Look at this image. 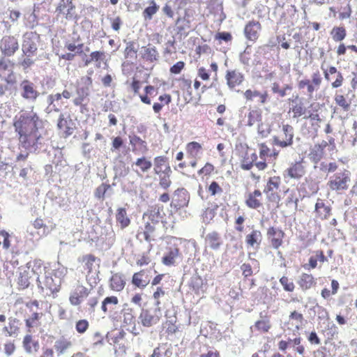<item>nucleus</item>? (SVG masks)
Returning a JSON list of instances; mask_svg holds the SVG:
<instances>
[{"label":"nucleus","mask_w":357,"mask_h":357,"mask_svg":"<svg viewBox=\"0 0 357 357\" xmlns=\"http://www.w3.org/2000/svg\"><path fill=\"white\" fill-rule=\"evenodd\" d=\"M280 183V179L279 177L274 176L273 178H271L269 181L267 183L266 188L268 191L273 192L274 190H276L278 189Z\"/></svg>","instance_id":"52"},{"label":"nucleus","mask_w":357,"mask_h":357,"mask_svg":"<svg viewBox=\"0 0 357 357\" xmlns=\"http://www.w3.org/2000/svg\"><path fill=\"white\" fill-rule=\"evenodd\" d=\"M260 29L261 24L259 22L250 21L245 25L244 33L248 40L255 41L258 38Z\"/></svg>","instance_id":"17"},{"label":"nucleus","mask_w":357,"mask_h":357,"mask_svg":"<svg viewBox=\"0 0 357 357\" xmlns=\"http://www.w3.org/2000/svg\"><path fill=\"white\" fill-rule=\"evenodd\" d=\"M3 349L5 354L10 356L15 353L16 347L13 341H8L4 344Z\"/></svg>","instance_id":"55"},{"label":"nucleus","mask_w":357,"mask_h":357,"mask_svg":"<svg viewBox=\"0 0 357 357\" xmlns=\"http://www.w3.org/2000/svg\"><path fill=\"white\" fill-rule=\"evenodd\" d=\"M25 306L32 312L31 314L25 319L26 326L28 328V331L31 333V328L40 326V319L43 316V313L37 312L39 309V303L36 300L26 303Z\"/></svg>","instance_id":"4"},{"label":"nucleus","mask_w":357,"mask_h":357,"mask_svg":"<svg viewBox=\"0 0 357 357\" xmlns=\"http://www.w3.org/2000/svg\"><path fill=\"white\" fill-rule=\"evenodd\" d=\"M261 238V231L259 230H253L250 234L246 236L245 241L249 246L254 247L255 245H259Z\"/></svg>","instance_id":"33"},{"label":"nucleus","mask_w":357,"mask_h":357,"mask_svg":"<svg viewBox=\"0 0 357 357\" xmlns=\"http://www.w3.org/2000/svg\"><path fill=\"white\" fill-rule=\"evenodd\" d=\"M167 158L165 156H158L154 159V172L156 174H160L162 171V166L166 164Z\"/></svg>","instance_id":"46"},{"label":"nucleus","mask_w":357,"mask_h":357,"mask_svg":"<svg viewBox=\"0 0 357 357\" xmlns=\"http://www.w3.org/2000/svg\"><path fill=\"white\" fill-rule=\"evenodd\" d=\"M280 283L282 286L284 291L293 292L296 288L294 282L287 276H282L280 278Z\"/></svg>","instance_id":"42"},{"label":"nucleus","mask_w":357,"mask_h":357,"mask_svg":"<svg viewBox=\"0 0 357 357\" xmlns=\"http://www.w3.org/2000/svg\"><path fill=\"white\" fill-rule=\"evenodd\" d=\"M33 226L36 229H43V234H47V227L44 223V221L41 218H36L33 222Z\"/></svg>","instance_id":"56"},{"label":"nucleus","mask_w":357,"mask_h":357,"mask_svg":"<svg viewBox=\"0 0 357 357\" xmlns=\"http://www.w3.org/2000/svg\"><path fill=\"white\" fill-rule=\"evenodd\" d=\"M321 145H315L310 153V159L315 163L318 162L321 158Z\"/></svg>","instance_id":"48"},{"label":"nucleus","mask_w":357,"mask_h":357,"mask_svg":"<svg viewBox=\"0 0 357 357\" xmlns=\"http://www.w3.org/2000/svg\"><path fill=\"white\" fill-rule=\"evenodd\" d=\"M91 293V289L83 284H77L71 291L69 302L73 306L79 305Z\"/></svg>","instance_id":"9"},{"label":"nucleus","mask_w":357,"mask_h":357,"mask_svg":"<svg viewBox=\"0 0 357 357\" xmlns=\"http://www.w3.org/2000/svg\"><path fill=\"white\" fill-rule=\"evenodd\" d=\"M91 86L92 79L89 76L82 77L77 82L76 87L77 97L73 100L75 105L79 106L82 104L84 99L89 96Z\"/></svg>","instance_id":"3"},{"label":"nucleus","mask_w":357,"mask_h":357,"mask_svg":"<svg viewBox=\"0 0 357 357\" xmlns=\"http://www.w3.org/2000/svg\"><path fill=\"white\" fill-rule=\"evenodd\" d=\"M215 39L218 40H224L225 42H229L231 40L232 36L229 32H218L215 36Z\"/></svg>","instance_id":"58"},{"label":"nucleus","mask_w":357,"mask_h":357,"mask_svg":"<svg viewBox=\"0 0 357 357\" xmlns=\"http://www.w3.org/2000/svg\"><path fill=\"white\" fill-rule=\"evenodd\" d=\"M151 4V5L146 8L143 12V17L145 20H151L159 9V6L156 5L154 1H152Z\"/></svg>","instance_id":"40"},{"label":"nucleus","mask_w":357,"mask_h":357,"mask_svg":"<svg viewBox=\"0 0 357 357\" xmlns=\"http://www.w3.org/2000/svg\"><path fill=\"white\" fill-rule=\"evenodd\" d=\"M20 321L15 317H10L8 319V326L3 328V331L9 336L16 334L19 331Z\"/></svg>","instance_id":"31"},{"label":"nucleus","mask_w":357,"mask_h":357,"mask_svg":"<svg viewBox=\"0 0 357 357\" xmlns=\"http://www.w3.org/2000/svg\"><path fill=\"white\" fill-rule=\"evenodd\" d=\"M335 103L342 108L344 112H348L351 107V102L347 100L343 95L335 94L334 98Z\"/></svg>","instance_id":"41"},{"label":"nucleus","mask_w":357,"mask_h":357,"mask_svg":"<svg viewBox=\"0 0 357 357\" xmlns=\"http://www.w3.org/2000/svg\"><path fill=\"white\" fill-rule=\"evenodd\" d=\"M19 47L18 39L14 36H5L0 40V51L4 56H13Z\"/></svg>","instance_id":"5"},{"label":"nucleus","mask_w":357,"mask_h":357,"mask_svg":"<svg viewBox=\"0 0 357 357\" xmlns=\"http://www.w3.org/2000/svg\"><path fill=\"white\" fill-rule=\"evenodd\" d=\"M96 260V257L91 254L82 256L79 260L83 264L84 271H86L88 275L93 273Z\"/></svg>","instance_id":"26"},{"label":"nucleus","mask_w":357,"mask_h":357,"mask_svg":"<svg viewBox=\"0 0 357 357\" xmlns=\"http://www.w3.org/2000/svg\"><path fill=\"white\" fill-rule=\"evenodd\" d=\"M292 112L294 114V117L300 116L305 113V109L301 104H297L292 107Z\"/></svg>","instance_id":"63"},{"label":"nucleus","mask_w":357,"mask_h":357,"mask_svg":"<svg viewBox=\"0 0 357 357\" xmlns=\"http://www.w3.org/2000/svg\"><path fill=\"white\" fill-rule=\"evenodd\" d=\"M298 284L303 291H306L315 287L317 282L312 274L303 273L301 275Z\"/></svg>","instance_id":"24"},{"label":"nucleus","mask_w":357,"mask_h":357,"mask_svg":"<svg viewBox=\"0 0 357 357\" xmlns=\"http://www.w3.org/2000/svg\"><path fill=\"white\" fill-rule=\"evenodd\" d=\"M176 321L167 320L165 323V328H166V333L168 335H172L178 331V327L175 324Z\"/></svg>","instance_id":"54"},{"label":"nucleus","mask_w":357,"mask_h":357,"mask_svg":"<svg viewBox=\"0 0 357 357\" xmlns=\"http://www.w3.org/2000/svg\"><path fill=\"white\" fill-rule=\"evenodd\" d=\"M349 182L350 172L348 170H344L331 176L328 184L331 189L338 190L347 188Z\"/></svg>","instance_id":"6"},{"label":"nucleus","mask_w":357,"mask_h":357,"mask_svg":"<svg viewBox=\"0 0 357 357\" xmlns=\"http://www.w3.org/2000/svg\"><path fill=\"white\" fill-rule=\"evenodd\" d=\"M282 131L284 135V139H280L278 137H273V144L282 148L291 146L293 144L294 128L290 125H284Z\"/></svg>","instance_id":"12"},{"label":"nucleus","mask_w":357,"mask_h":357,"mask_svg":"<svg viewBox=\"0 0 357 357\" xmlns=\"http://www.w3.org/2000/svg\"><path fill=\"white\" fill-rule=\"evenodd\" d=\"M321 82H322V78L321 77V75L319 73V72H316V73H314L312 75V84L317 88L319 89L321 84Z\"/></svg>","instance_id":"60"},{"label":"nucleus","mask_w":357,"mask_h":357,"mask_svg":"<svg viewBox=\"0 0 357 357\" xmlns=\"http://www.w3.org/2000/svg\"><path fill=\"white\" fill-rule=\"evenodd\" d=\"M151 261V258L149 256V253H143L142 254L139 259L136 261V264L138 266H144L149 265Z\"/></svg>","instance_id":"53"},{"label":"nucleus","mask_w":357,"mask_h":357,"mask_svg":"<svg viewBox=\"0 0 357 357\" xmlns=\"http://www.w3.org/2000/svg\"><path fill=\"white\" fill-rule=\"evenodd\" d=\"M126 286V280L123 274L114 273L109 279V288L115 291H121Z\"/></svg>","instance_id":"23"},{"label":"nucleus","mask_w":357,"mask_h":357,"mask_svg":"<svg viewBox=\"0 0 357 357\" xmlns=\"http://www.w3.org/2000/svg\"><path fill=\"white\" fill-rule=\"evenodd\" d=\"M266 235L273 248L277 250L283 244L285 233L281 229L271 227L268 229Z\"/></svg>","instance_id":"11"},{"label":"nucleus","mask_w":357,"mask_h":357,"mask_svg":"<svg viewBox=\"0 0 357 357\" xmlns=\"http://www.w3.org/2000/svg\"><path fill=\"white\" fill-rule=\"evenodd\" d=\"M132 284L140 289H144L150 282L149 275L144 269H141L132 275Z\"/></svg>","instance_id":"16"},{"label":"nucleus","mask_w":357,"mask_h":357,"mask_svg":"<svg viewBox=\"0 0 357 357\" xmlns=\"http://www.w3.org/2000/svg\"><path fill=\"white\" fill-rule=\"evenodd\" d=\"M54 347L58 356L63 355L73 347V342L62 336L55 341Z\"/></svg>","instance_id":"22"},{"label":"nucleus","mask_w":357,"mask_h":357,"mask_svg":"<svg viewBox=\"0 0 357 357\" xmlns=\"http://www.w3.org/2000/svg\"><path fill=\"white\" fill-rule=\"evenodd\" d=\"M116 222L119 224L120 227L123 229L129 226L130 220L127 214L126 208H119L116 214Z\"/></svg>","instance_id":"27"},{"label":"nucleus","mask_w":357,"mask_h":357,"mask_svg":"<svg viewBox=\"0 0 357 357\" xmlns=\"http://www.w3.org/2000/svg\"><path fill=\"white\" fill-rule=\"evenodd\" d=\"M225 78L227 79L228 86L230 89H233L243 82L244 76L239 70H233L227 71Z\"/></svg>","instance_id":"18"},{"label":"nucleus","mask_w":357,"mask_h":357,"mask_svg":"<svg viewBox=\"0 0 357 357\" xmlns=\"http://www.w3.org/2000/svg\"><path fill=\"white\" fill-rule=\"evenodd\" d=\"M33 170L31 165H27L26 167L22 168L20 172V176L24 180H26L29 178V176L32 173Z\"/></svg>","instance_id":"62"},{"label":"nucleus","mask_w":357,"mask_h":357,"mask_svg":"<svg viewBox=\"0 0 357 357\" xmlns=\"http://www.w3.org/2000/svg\"><path fill=\"white\" fill-rule=\"evenodd\" d=\"M139 319L144 326L151 327L159 321L160 317L155 311L143 309L139 314Z\"/></svg>","instance_id":"13"},{"label":"nucleus","mask_w":357,"mask_h":357,"mask_svg":"<svg viewBox=\"0 0 357 357\" xmlns=\"http://www.w3.org/2000/svg\"><path fill=\"white\" fill-rule=\"evenodd\" d=\"M112 191L111 186L109 185H107L102 183L100 185L96 190V197L98 199L105 198L107 194H110Z\"/></svg>","instance_id":"43"},{"label":"nucleus","mask_w":357,"mask_h":357,"mask_svg":"<svg viewBox=\"0 0 357 357\" xmlns=\"http://www.w3.org/2000/svg\"><path fill=\"white\" fill-rule=\"evenodd\" d=\"M135 165L139 167L141 170L144 172H147L152 167V162L146 160L144 157L138 158L135 162Z\"/></svg>","instance_id":"49"},{"label":"nucleus","mask_w":357,"mask_h":357,"mask_svg":"<svg viewBox=\"0 0 357 357\" xmlns=\"http://www.w3.org/2000/svg\"><path fill=\"white\" fill-rule=\"evenodd\" d=\"M204 241L206 247L213 250H219L223 245V241L220 234L215 231H213L207 234L205 236Z\"/></svg>","instance_id":"14"},{"label":"nucleus","mask_w":357,"mask_h":357,"mask_svg":"<svg viewBox=\"0 0 357 357\" xmlns=\"http://www.w3.org/2000/svg\"><path fill=\"white\" fill-rule=\"evenodd\" d=\"M89 328V322L85 319H79L75 322V330L79 334L85 333Z\"/></svg>","instance_id":"44"},{"label":"nucleus","mask_w":357,"mask_h":357,"mask_svg":"<svg viewBox=\"0 0 357 357\" xmlns=\"http://www.w3.org/2000/svg\"><path fill=\"white\" fill-rule=\"evenodd\" d=\"M30 270L29 267L21 266L19 268V275L17 278V283L20 289H25L30 284Z\"/></svg>","instance_id":"19"},{"label":"nucleus","mask_w":357,"mask_h":357,"mask_svg":"<svg viewBox=\"0 0 357 357\" xmlns=\"http://www.w3.org/2000/svg\"><path fill=\"white\" fill-rule=\"evenodd\" d=\"M305 174L304 167L301 162H296L284 172V176L291 178H300Z\"/></svg>","instance_id":"21"},{"label":"nucleus","mask_w":357,"mask_h":357,"mask_svg":"<svg viewBox=\"0 0 357 357\" xmlns=\"http://www.w3.org/2000/svg\"><path fill=\"white\" fill-rule=\"evenodd\" d=\"M155 231V227L153 224L147 222L144 229L138 231L137 237L142 236L146 241H151V236Z\"/></svg>","instance_id":"35"},{"label":"nucleus","mask_w":357,"mask_h":357,"mask_svg":"<svg viewBox=\"0 0 357 357\" xmlns=\"http://www.w3.org/2000/svg\"><path fill=\"white\" fill-rule=\"evenodd\" d=\"M3 245V248L6 250L10 247V235L5 230H0V245Z\"/></svg>","instance_id":"47"},{"label":"nucleus","mask_w":357,"mask_h":357,"mask_svg":"<svg viewBox=\"0 0 357 357\" xmlns=\"http://www.w3.org/2000/svg\"><path fill=\"white\" fill-rule=\"evenodd\" d=\"M6 56L0 59V77L8 84H13L15 78L13 75V63Z\"/></svg>","instance_id":"8"},{"label":"nucleus","mask_w":357,"mask_h":357,"mask_svg":"<svg viewBox=\"0 0 357 357\" xmlns=\"http://www.w3.org/2000/svg\"><path fill=\"white\" fill-rule=\"evenodd\" d=\"M262 121L261 112L259 109H252L250 111L248 115V126L251 127L256 123Z\"/></svg>","instance_id":"38"},{"label":"nucleus","mask_w":357,"mask_h":357,"mask_svg":"<svg viewBox=\"0 0 357 357\" xmlns=\"http://www.w3.org/2000/svg\"><path fill=\"white\" fill-rule=\"evenodd\" d=\"M40 36L36 32H26L22 36V51L25 55H36Z\"/></svg>","instance_id":"2"},{"label":"nucleus","mask_w":357,"mask_h":357,"mask_svg":"<svg viewBox=\"0 0 357 357\" xmlns=\"http://www.w3.org/2000/svg\"><path fill=\"white\" fill-rule=\"evenodd\" d=\"M35 55L30 54V55H25L24 53L21 55L20 57L18 59V65L24 70H27L29 68H30L31 66H33L35 63V60L33 59V57Z\"/></svg>","instance_id":"34"},{"label":"nucleus","mask_w":357,"mask_h":357,"mask_svg":"<svg viewBox=\"0 0 357 357\" xmlns=\"http://www.w3.org/2000/svg\"><path fill=\"white\" fill-rule=\"evenodd\" d=\"M306 323L304 315L297 310H293L290 312L287 321L284 325L287 330L293 332H298Z\"/></svg>","instance_id":"7"},{"label":"nucleus","mask_w":357,"mask_h":357,"mask_svg":"<svg viewBox=\"0 0 357 357\" xmlns=\"http://www.w3.org/2000/svg\"><path fill=\"white\" fill-rule=\"evenodd\" d=\"M241 269L242 271L243 275L245 278H248L252 275V269L250 264H243L241 266Z\"/></svg>","instance_id":"61"},{"label":"nucleus","mask_w":357,"mask_h":357,"mask_svg":"<svg viewBox=\"0 0 357 357\" xmlns=\"http://www.w3.org/2000/svg\"><path fill=\"white\" fill-rule=\"evenodd\" d=\"M44 285L51 293H56L61 289V281L60 280H54L52 276H46Z\"/></svg>","instance_id":"29"},{"label":"nucleus","mask_w":357,"mask_h":357,"mask_svg":"<svg viewBox=\"0 0 357 357\" xmlns=\"http://www.w3.org/2000/svg\"><path fill=\"white\" fill-rule=\"evenodd\" d=\"M331 34L335 41H341L346 36V30L344 27H334L332 29Z\"/></svg>","instance_id":"45"},{"label":"nucleus","mask_w":357,"mask_h":357,"mask_svg":"<svg viewBox=\"0 0 357 357\" xmlns=\"http://www.w3.org/2000/svg\"><path fill=\"white\" fill-rule=\"evenodd\" d=\"M119 304V299L115 296H111L106 297L102 302L101 310L104 313H107L109 311H112L113 308L111 305L116 306Z\"/></svg>","instance_id":"32"},{"label":"nucleus","mask_w":357,"mask_h":357,"mask_svg":"<svg viewBox=\"0 0 357 357\" xmlns=\"http://www.w3.org/2000/svg\"><path fill=\"white\" fill-rule=\"evenodd\" d=\"M189 286L195 294H199L204 286V281L202 277L198 275L192 276L190 279Z\"/></svg>","instance_id":"36"},{"label":"nucleus","mask_w":357,"mask_h":357,"mask_svg":"<svg viewBox=\"0 0 357 357\" xmlns=\"http://www.w3.org/2000/svg\"><path fill=\"white\" fill-rule=\"evenodd\" d=\"M254 328L259 333H267L271 328L269 317L266 315L262 319L255 321Z\"/></svg>","instance_id":"28"},{"label":"nucleus","mask_w":357,"mask_h":357,"mask_svg":"<svg viewBox=\"0 0 357 357\" xmlns=\"http://www.w3.org/2000/svg\"><path fill=\"white\" fill-rule=\"evenodd\" d=\"M139 55L144 60L149 62L156 61L160 57V54L155 47L151 44L143 46L140 50Z\"/></svg>","instance_id":"15"},{"label":"nucleus","mask_w":357,"mask_h":357,"mask_svg":"<svg viewBox=\"0 0 357 357\" xmlns=\"http://www.w3.org/2000/svg\"><path fill=\"white\" fill-rule=\"evenodd\" d=\"M180 255L178 248H169L168 252L162 258V262L165 266H172L175 264L176 259Z\"/></svg>","instance_id":"25"},{"label":"nucleus","mask_w":357,"mask_h":357,"mask_svg":"<svg viewBox=\"0 0 357 357\" xmlns=\"http://www.w3.org/2000/svg\"><path fill=\"white\" fill-rule=\"evenodd\" d=\"M20 88L21 96L29 101L34 102L40 95L34 84L28 79L23 80L20 84Z\"/></svg>","instance_id":"10"},{"label":"nucleus","mask_w":357,"mask_h":357,"mask_svg":"<svg viewBox=\"0 0 357 357\" xmlns=\"http://www.w3.org/2000/svg\"><path fill=\"white\" fill-rule=\"evenodd\" d=\"M290 90L291 87L289 85H287L284 89H280L279 84L277 83H274L272 87V90L275 93H279L281 97H284L286 96V90Z\"/></svg>","instance_id":"59"},{"label":"nucleus","mask_w":357,"mask_h":357,"mask_svg":"<svg viewBox=\"0 0 357 357\" xmlns=\"http://www.w3.org/2000/svg\"><path fill=\"white\" fill-rule=\"evenodd\" d=\"M57 126L65 134V137L71 135L74 131V123L72 119H67L63 114H61L59 118Z\"/></svg>","instance_id":"20"},{"label":"nucleus","mask_w":357,"mask_h":357,"mask_svg":"<svg viewBox=\"0 0 357 357\" xmlns=\"http://www.w3.org/2000/svg\"><path fill=\"white\" fill-rule=\"evenodd\" d=\"M42 124V120L33 111L16 115L13 125L18 135L19 146L29 151L40 149L43 140L40 131Z\"/></svg>","instance_id":"1"},{"label":"nucleus","mask_w":357,"mask_h":357,"mask_svg":"<svg viewBox=\"0 0 357 357\" xmlns=\"http://www.w3.org/2000/svg\"><path fill=\"white\" fill-rule=\"evenodd\" d=\"M139 48V45L134 41H129L126 43V47L125 49V57L132 60L137 59V52Z\"/></svg>","instance_id":"30"},{"label":"nucleus","mask_w":357,"mask_h":357,"mask_svg":"<svg viewBox=\"0 0 357 357\" xmlns=\"http://www.w3.org/2000/svg\"><path fill=\"white\" fill-rule=\"evenodd\" d=\"M23 346L27 352L31 353L33 350H37L38 343L33 340L31 335H26L23 339Z\"/></svg>","instance_id":"39"},{"label":"nucleus","mask_w":357,"mask_h":357,"mask_svg":"<svg viewBox=\"0 0 357 357\" xmlns=\"http://www.w3.org/2000/svg\"><path fill=\"white\" fill-rule=\"evenodd\" d=\"M214 170V167L212 164L207 162L204 167H202L198 173L199 174H204L205 175L210 174Z\"/></svg>","instance_id":"64"},{"label":"nucleus","mask_w":357,"mask_h":357,"mask_svg":"<svg viewBox=\"0 0 357 357\" xmlns=\"http://www.w3.org/2000/svg\"><path fill=\"white\" fill-rule=\"evenodd\" d=\"M67 3L68 7L64 15L67 20H73L76 17L75 7L73 5L72 0H67Z\"/></svg>","instance_id":"50"},{"label":"nucleus","mask_w":357,"mask_h":357,"mask_svg":"<svg viewBox=\"0 0 357 357\" xmlns=\"http://www.w3.org/2000/svg\"><path fill=\"white\" fill-rule=\"evenodd\" d=\"M257 132L262 137H266L270 133V128L262 123V121L258 123Z\"/></svg>","instance_id":"57"},{"label":"nucleus","mask_w":357,"mask_h":357,"mask_svg":"<svg viewBox=\"0 0 357 357\" xmlns=\"http://www.w3.org/2000/svg\"><path fill=\"white\" fill-rule=\"evenodd\" d=\"M165 295V291L162 287H157L155 291L153 294V298L155 300V305L160 306L161 304L160 298Z\"/></svg>","instance_id":"51"},{"label":"nucleus","mask_w":357,"mask_h":357,"mask_svg":"<svg viewBox=\"0 0 357 357\" xmlns=\"http://www.w3.org/2000/svg\"><path fill=\"white\" fill-rule=\"evenodd\" d=\"M315 211L321 219H326L331 213V207L326 206L324 202H316Z\"/></svg>","instance_id":"37"}]
</instances>
